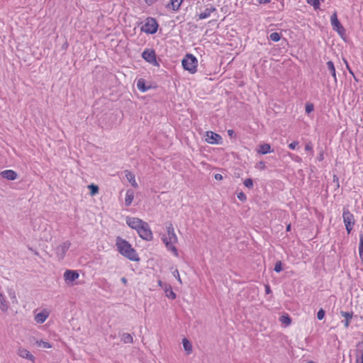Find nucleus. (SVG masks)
Wrapping results in <instances>:
<instances>
[{
  "instance_id": "a878e982",
  "label": "nucleus",
  "mask_w": 363,
  "mask_h": 363,
  "mask_svg": "<svg viewBox=\"0 0 363 363\" xmlns=\"http://www.w3.org/2000/svg\"><path fill=\"white\" fill-rule=\"evenodd\" d=\"M121 339L125 344L133 342V337L132 335H130V333H123L121 335Z\"/></svg>"
},
{
  "instance_id": "72a5a7b5",
  "label": "nucleus",
  "mask_w": 363,
  "mask_h": 363,
  "mask_svg": "<svg viewBox=\"0 0 363 363\" xmlns=\"http://www.w3.org/2000/svg\"><path fill=\"white\" fill-rule=\"evenodd\" d=\"M274 270L276 272H280L282 270V263H281V261H277L275 263V266H274Z\"/></svg>"
},
{
  "instance_id": "49530a36",
  "label": "nucleus",
  "mask_w": 363,
  "mask_h": 363,
  "mask_svg": "<svg viewBox=\"0 0 363 363\" xmlns=\"http://www.w3.org/2000/svg\"><path fill=\"white\" fill-rule=\"evenodd\" d=\"M214 178L216 180H222L223 179V176L220 174H216L214 175Z\"/></svg>"
},
{
  "instance_id": "4c0bfd02",
  "label": "nucleus",
  "mask_w": 363,
  "mask_h": 363,
  "mask_svg": "<svg viewBox=\"0 0 363 363\" xmlns=\"http://www.w3.org/2000/svg\"><path fill=\"white\" fill-rule=\"evenodd\" d=\"M314 109L313 105L312 104H307L306 105V112L307 113H310Z\"/></svg>"
},
{
  "instance_id": "79ce46f5",
  "label": "nucleus",
  "mask_w": 363,
  "mask_h": 363,
  "mask_svg": "<svg viewBox=\"0 0 363 363\" xmlns=\"http://www.w3.org/2000/svg\"><path fill=\"white\" fill-rule=\"evenodd\" d=\"M298 145V141H293L292 143H291L289 145V147L290 149H291V150H294Z\"/></svg>"
},
{
  "instance_id": "f704fd0d",
  "label": "nucleus",
  "mask_w": 363,
  "mask_h": 363,
  "mask_svg": "<svg viewBox=\"0 0 363 363\" xmlns=\"http://www.w3.org/2000/svg\"><path fill=\"white\" fill-rule=\"evenodd\" d=\"M305 150L311 152V156L313 155V145L311 142H308L305 145Z\"/></svg>"
},
{
  "instance_id": "c9c22d12",
  "label": "nucleus",
  "mask_w": 363,
  "mask_h": 363,
  "mask_svg": "<svg viewBox=\"0 0 363 363\" xmlns=\"http://www.w3.org/2000/svg\"><path fill=\"white\" fill-rule=\"evenodd\" d=\"M325 311L323 309V308H320L318 313H317V318L318 320H322L323 319L324 316H325Z\"/></svg>"
},
{
  "instance_id": "393cba45",
  "label": "nucleus",
  "mask_w": 363,
  "mask_h": 363,
  "mask_svg": "<svg viewBox=\"0 0 363 363\" xmlns=\"http://www.w3.org/2000/svg\"><path fill=\"white\" fill-rule=\"evenodd\" d=\"M326 65H327L328 69L329 70V72H330L331 75L333 76L335 82H337L336 72H335V65H334L333 62L332 61H328V62H327Z\"/></svg>"
},
{
  "instance_id": "423d86ee",
  "label": "nucleus",
  "mask_w": 363,
  "mask_h": 363,
  "mask_svg": "<svg viewBox=\"0 0 363 363\" xmlns=\"http://www.w3.org/2000/svg\"><path fill=\"white\" fill-rule=\"evenodd\" d=\"M142 57L148 63L154 66H160L156 59L155 52L153 49H145L142 53Z\"/></svg>"
},
{
  "instance_id": "2f4dec72",
  "label": "nucleus",
  "mask_w": 363,
  "mask_h": 363,
  "mask_svg": "<svg viewBox=\"0 0 363 363\" xmlns=\"http://www.w3.org/2000/svg\"><path fill=\"white\" fill-rule=\"evenodd\" d=\"M37 345L39 347H43L44 348H51L52 345L48 342H45L43 340L37 341Z\"/></svg>"
},
{
  "instance_id": "4be33fe9",
  "label": "nucleus",
  "mask_w": 363,
  "mask_h": 363,
  "mask_svg": "<svg viewBox=\"0 0 363 363\" xmlns=\"http://www.w3.org/2000/svg\"><path fill=\"white\" fill-rule=\"evenodd\" d=\"M137 87L142 92H145L150 89V86H147L145 79L142 78L137 81Z\"/></svg>"
},
{
  "instance_id": "c85d7f7f",
  "label": "nucleus",
  "mask_w": 363,
  "mask_h": 363,
  "mask_svg": "<svg viewBox=\"0 0 363 363\" xmlns=\"http://www.w3.org/2000/svg\"><path fill=\"white\" fill-rule=\"evenodd\" d=\"M359 255L360 259L363 262V234L359 235Z\"/></svg>"
},
{
  "instance_id": "7ed1b4c3",
  "label": "nucleus",
  "mask_w": 363,
  "mask_h": 363,
  "mask_svg": "<svg viewBox=\"0 0 363 363\" xmlns=\"http://www.w3.org/2000/svg\"><path fill=\"white\" fill-rule=\"evenodd\" d=\"M182 67L191 74L197 71L198 60L192 54H186L182 61Z\"/></svg>"
},
{
  "instance_id": "b1692460",
  "label": "nucleus",
  "mask_w": 363,
  "mask_h": 363,
  "mask_svg": "<svg viewBox=\"0 0 363 363\" xmlns=\"http://www.w3.org/2000/svg\"><path fill=\"white\" fill-rule=\"evenodd\" d=\"M164 291L166 296L171 299H174L176 298L175 293L172 291V286L169 284H164Z\"/></svg>"
},
{
  "instance_id": "6ab92c4d",
  "label": "nucleus",
  "mask_w": 363,
  "mask_h": 363,
  "mask_svg": "<svg viewBox=\"0 0 363 363\" xmlns=\"http://www.w3.org/2000/svg\"><path fill=\"white\" fill-rule=\"evenodd\" d=\"M274 150L271 149V146L268 143H264L259 145L257 150L258 153L265 155L267 153L272 152Z\"/></svg>"
},
{
  "instance_id": "c03bdc74",
  "label": "nucleus",
  "mask_w": 363,
  "mask_h": 363,
  "mask_svg": "<svg viewBox=\"0 0 363 363\" xmlns=\"http://www.w3.org/2000/svg\"><path fill=\"white\" fill-rule=\"evenodd\" d=\"M145 4H147L148 6H151L152 4H154L157 0H144Z\"/></svg>"
},
{
  "instance_id": "a18cd8bd",
  "label": "nucleus",
  "mask_w": 363,
  "mask_h": 363,
  "mask_svg": "<svg viewBox=\"0 0 363 363\" xmlns=\"http://www.w3.org/2000/svg\"><path fill=\"white\" fill-rule=\"evenodd\" d=\"M345 63H346V66H347V69H348L349 72H350V74H352V75L355 78L354 74V72H352V69H350V67H349V65H348L347 62V61H345Z\"/></svg>"
},
{
  "instance_id": "09e8293b",
  "label": "nucleus",
  "mask_w": 363,
  "mask_h": 363,
  "mask_svg": "<svg viewBox=\"0 0 363 363\" xmlns=\"http://www.w3.org/2000/svg\"><path fill=\"white\" fill-rule=\"evenodd\" d=\"M259 4H267L270 2V0H257Z\"/></svg>"
},
{
  "instance_id": "0eeeda50",
  "label": "nucleus",
  "mask_w": 363,
  "mask_h": 363,
  "mask_svg": "<svg viewBox=\"0 0 363 363\" xmlns=\"http://www.w3.org/2000/svg\"><path fill=\"white\" fill-rule=\"evenodd\" d=\"M137 232L139 236L143 240L149 241L152 239V230L146 222H145V225L140 226V229Z\"/></svg>"
},
{
  "instance_id": "f257e3e1",
  "label": "nucleus",
  "mask_w": 363,
  "mask_h": 363,
  "mask_svg": "<svg viewBox=\"0 0 363 363\" xmlns=\"http://www.w3.org/2000/svg\"><path fill=\"white\" fill-rule=\"evenodd\" d=\"M118 252L124 257L131 261H138V255L131 245L125 240L118 237L116 243Z\"/></svg>"
},
{
  "instance_id": "c756f323",
  "label": "nucleus",
  "mask_w": 363,
  "mask_h": 363,
  "mask_svg": "<svg viewBox=\"0 0 363 363\" xmlns=\"http://www.w3.org/2000/svg\"><path fill=\"white\" fill-rule=\"evenodd\" d=\"M88 188L90 189V194L91 196H94L95 194H96L98 192H99V187L98 186L94 184H91L90 185L88 186Z\"/></svg>"
},
{
  "instance_id": "2eb2a0df",
  "label": "nucleus",
  "mask_w": 363,
  "mask_h": 363,
  "mask_svg": "<svg viewBox=\"0 0 363 363\" xmlns=\"http://www.w3.org/2000/svg\"><path fill=\"white\" fill-rule=\"evenodd\" d=\"M64 277L66 281H74L79 278V274L76 271L67 270L64 274Z\"/></svg>"
},
{
  "instance_id": "6e6552de",
  "label": "nucleus",
  "mask_w": 363,
  "mask_h": 363,
  "mask_svg": "<svg viewBox=\"0 0 363 363\" xmlns=\"http://www.w3.org/2000/svg\"><path fill=\"white\" fill-rule=\"evenodd\" d=\"M330 22H331V26L334 30L337 31L341 35L345 34V30L344 27L342 26V24L340 23V22L339 21L336 12H334L331 15Z\"/></svg>"
},
{
  "instance_id": "ddd939ff",
  "label": "nucleus",
  "mask_w": 363,
  "mask_h": 363,
  "mask_svg": "<svg viewBox=\"0 0 363 363\" xmlns=\"http://www.w3.org/2000/svg\"><path fill=\"white\" fill-rule=\"evenodd\" d=\"M355 362L363 363V340L356 344Z\"/></svg>"
},
{
  "instance_id": "3c124183",
  "label": "nucleus",
  "mask_w": 363,
  "mask_h": 363,
  "mask_svg": "<svg viewBox=\"0 0 363 363\" xmlns=\"http://www.w3.org/2000/svg\"><path fill=\"white\" fill-rule=\"evenodd\" d=\"M158 284L164 290V284H166L165 283H163L161 280H159Z\"/></svg>"
},
{
  "instance_id": "cd10ccee",
  "label": "nucleus",
  "mask_w": 363,
  "mask_h": 363,
  "mask_svg": "<svg viewBox=\"0 0 363 363\" xmlns=\"http://www.w3.org/2000/svg\"><path fill=\"white\" fill-rule=\"evenodd\" d=\"M279 321L285 326H289L291 323V318L288 314H286L279 318Z\"/></svg>"
},
{
  "instance_id": "5fc2aeb1",
  "label": "nucleus",
  "mask_w": 363,
  "mask_h": 363,
  "mask_svg": "<svg viewBox=\"0 0 363 363\" xmlns=\"http://www.w3.org/2000/svg\"><path fill=\"white\" fill-rule=\"evenodd\" d=\"M291 230V225H288L287 227H286V230L287 231H289Z\"/></svg>"
},
{
  "instance_id": "4468645a",
  "label": "nucleus",
  "mask_w": 363,
  "mask_h": 363,
  "mask_svg": "<svg viewBox=\"0 0 363 363\" xmlns=\"http://www.w3.org/2000/svg\"><path fill=\"white\" fill-rule=\"evenodd\" d=\"M0 175L8 180H15L17 178V173L12 169L4 170L0 173Z\"/></svg>"
},
{
  "instance_id": "9d476101",
  "label": "nucleus",
  "mask_w": 363,
  "mask_h": 363,
  "mask_svg": "<svg viewBox=\"0 0 363 363\" xmlns=\"http://www.w3.org/2000/svg\"><path fill=\"white\" fill-rule=\"evenodd\" d=\"M217 13L216 8L212 4H208L205 6L203 10H201L198 14L200 20L206 19L211 16V13Z\"/></svg>"
},
{
  "instance_id": "f3484780",
  "label": "nucleus",
  "mask_w": 363,
  "mask_h": 363,
  "mask_svg": "<svg viewBox=\"0 0 363 363\" xmlns=\"http://www.w3.org/2000/svg\"><path fill=\"white\" fill-rule=\"evenodd\" d=\"M18 354L20 357L34 362L35 357L34 356L27 350L24 348H21L18 350Z\"/></svg>"
},
{
  "instance_id": "5701e85b",
  "label": "nucleus",
  "mask_w": 363,
  "mask_h": 363,
  "mask_svg": "<svg viewBox=\"0 0 363 363\" xmlns=\"http://www.w3.org/2000/svg\"><path fill=\"white\" fill-rule=\"evenodd\" d=\"M48 317V313L47 312H40L35 316V320L38 323H43Z\"/></svg>"
},
{
  "instance_id": "a211bd4d",
  "label": "nucleus",
  "mask_w": 363,
  "mask_h": 363,
  "mask_svg": "<svg viewBox=\"0 0 363 363\" xmlns=\"http://www.w3.org/2000/svg\"><path fill=\"white\" fill-rule=\"evenodd\" d=\"M125 174L126 179L131 184V185L134 188H137L138 186V183L135 181V174L133 172H130L128 170H125Z\"/></svg>"
},
{
  "instance_id": "ea45409f",
  "label": "nucleus",
  "mask_w": 363,
  "mask_h": 363,
  "mask_svg": "<svg viewBox=\"0 0 363 363\" xmlns=\"http://www.w3.org/2000/svg\"><path fill=\"white\" fill-rule=\"evenodd\" d=\"M173 275L180 283H182V280H181V278H180V276H179V271L177 269H175L173 272Z\"/></svg>"
},
{
  "instance_id": "dca6fc26",
  "label": "nucleus",
  "mask_w": 363,
  "mask_h": 363,
  "mask_svg": "<svg viewBox=\"0 0 363 363\" xmlns=\"http://www.w3.org/2000/svg\"><path fill=\"white\" fill-rule=\"evenodd\" d=\"M183 1L184 0H170L169 2L166 5V7L177 11L179 9Z\"/></svg>"
},
{
  "instance_id": "39448f33",
  "label": "nucleus",
  "mask_w": 363,
  "mask_h": 363,
  "mask_svg": "<svg viewBox=\"0 0 363 363\" xmlns=\"http://www.w3.org/2000/svg\"><path fill=\"white\" fill-rule=\"evenodd\" d=\"M157 28L158 23L157 21L154 18L149 17L142 26L141 30L148 34H154L157 31Z\"/></svg>"
},
{
  "instance_id": "58836bf2",
  "label": "nucleus",
  "mask_w": 363,
  "mask_h": 363,
  "mask_svg": "<svg viewBox=\"0 0 363 363\" xmlns=\"http://www.w3.org/2000/svg\"><path fill=\"white\" fill-rule=\"evenodd\" d=\"M8 293H9L10 298L11 299H13V301H16V297L15 292L12 289H10V290H9Z\"/></svg>"
},
{
  "instance_id": "473e14b6",
  "label": "nucleus",
  "mask_w": 363,
  "mask_h": 363,
  "mask_svg": "<svg viewBox=\"0 0 363 363\" xmlns=\"http://www.w3.org/2000/svg\"><path fill=\"white\" fill-rule=\"evenodd\" d=\"M244 185L248 188V189H251L253 187V181L252 179L250 178H247L246 179L245 181H244Z\"/></svg>"
},
{
  "instance_id": "412c9836",
  "label": "nucleus",
  "mask_w": 363,
  "mask_h": 363,
  "mask_svg": "<svg viewBox=\"0 0 363 363\" xmlns=\"http://www.w3.org/2000/svg\"><path fill=\"white\" fill-rule=\"evenodd\" d=\"M134 198V191L132 189H128L125 194V203L126 206H130Z\"/></svg>"
},
{
  "instance_id": "9b49d317",
  "label": "nucleus",
  "mask_w": 363,
  "mask_h": 363,
  "mask_svg": "<svg viewBox=\"0 0 363 363\" xmlns=\"http://www.w3.org/2000/svg\"><path fill=\"white\" fill-rule=\"evenodd\" d=\"M126 223L129 227L138 231L140 226L145 225V221L138 218L127 217Z\"/></svg>"
},
{
  "instance_id": "f03ea898",
  "label": "nucleus",
  "mask_w": 363,
  "mask_h": 363,
  "mask_svg": "<svg viewBox=\"0 0 363 363\" xmlns=\"http://www.w3.org/2000/svg\"><path fill=\"white\" fill-rule=\"evenodd\" d=\"M167 236H164L162 238V241L167 250L172 252L173 254L177 257L179 255L174 244L178 242V238L174 233L173 225L171 223L167 225Z\"/></svg>"
},
{
  "instance_id": "e433bc0d",
  "label": "nucleus",
  "mask_w": 363,
  "mask_h": 363,
  "mask_svg": "<svg viewBox=\"0 0 363 363\" xmlns=\"http://www.w3.org/2000/svg\"><path fill=\"white\" fill-rule=\"evenodd\" d=\"M237 197L239 200L244 202L246 201L247 197L246 195L243 192H240L237 194Z\"/></svg>"
},
{
  "instance_id": "1a4fd4ad",
  "label": "nucleus",
  "mask_w": 363,
  "mask_h": 363,
  "mask_svg": "<svg viewBox=\"0 0 363 363\" xmlns=\"http://www.w3.org/2000/svg\"><path fill=\"white\" fill-rule=\"evenodd\" d=\"M70 245L69 241H65L56 247L55 252L59 259H62L65 257Z\"/></svg>"
},
{
  "instance_id": "864d4df0",
  "label": "nucleus",
  "mask_w": 363,
  "mask_h": 363,
  "mask_svg": "<svg viewBox=\"0 0 363 363\" xmlns=\"http://www.w3.org/2000/svg\"><path fill=\"white\" fill-rule=\"evenodd\" d=\"M295 160H296V162H299V161H301V159L298 156H296V157Z\"/></svg>"
},
{
  "instance_id": "aec40b11",
  "label": "nucleus",
  "mask_w": 363,
  "mask_h": 363,
  "mask_svg": "<svg viewBox=\"0 0 363 363\" xmlns=\"http://www.w3.org/2000/svg\"><path fill=\"white\" fill-rule=\"evenodd\" d=\"M340 314L342 317L345 318V320H344L345 327L348 328L350 325V320L352 318L353 313L352 312L350 313V312L341 311Z\"/></svg>"
},
{
  "instance_id": "20e7f679",
  "label": "nucleus",
  "mask_w": 363,
  "mask_h": 363,
  "mask_svg": "<svg viewBox=\"0 0 363 363\" xmlns=\"http://www.w3.org/2000/svg\"><path fill=\"white\" fill-rule=\"evenodd\" d=\"M343 222L345 225V228L347 234H350L353 228L355 223V220L353 214L349 211L348 208H344L342 213Z\"/></svg>"
},
{
  "instance_id": "603ef678",
  "label": "nucleus",
  "mask_w": 363,
  "mask_h": 363,
  "mask_svg": "<svg viewBox=\"0 0 363 363\" xmlns=\"http://www.w3.org/2000/svg\"><path fill=\"white\" fill-rule=\"evenodd\" d=\"M121 280L124 285H126L128 281L125 277H122Z\"/></svg>"
},
{
  "instance_id": "f8f14e48",
  "label": "nucleus",
  "mask_w": 363,
  "mask_h": 363,
  "mask_svg": "<svg viewBox=\"0 0 363 363\" xmlns=\"http://www.w3.org/2000/svg\"><path fill=\"white\" fill-rule=\"evenodd\" d=\"M221 140H222L221 136L216 133H213L212 131H208L206 133V140L208 143L220 144L221 142Z\"/></svg>"
},
{
  "instance_id": "7c9ffc66",
  "label": "nucleus",
  "mask_w": 363,
  "mask_h": 363,
  "mask_svg": "<svg viewBox=\"0 0 363 363\" xmlns=\"http://www.w3.org/2000/svg\"><path fill=\"white\" fill-rule=\"evenodd\" d=\"M269 38L274 42H278L280 40L281 36L279 33L274 32L269 35Z\"/></svg>"
},
{
  "instance_id": "8fccbe9b",
  "label": "nucleus",
  "mask_w": 363,
  "mask_h": 363,
  "mask_svg": "<svg viewBox=\"0 0 363 363\" xmlns=\"http://www.w3.org/2000/svg\"><path fill=\"white\" fill-rule=\"evenodd\" d=\"M228 134L230 137H233L235 136V132L233 130H228Z\"/></svg>"
},
{
  "instance_id": "de8ad7c7",
  "label": "nucleus",
  "mask_w": 363,
  "mask_h": 363,
  "mask_svg": "<svg viewBox=\"0 0 363 363\" xmlns=\"http://www.w3.org/2000/svg\"><path fill=\"white\" fill-rule=\"evenodd\" d=\"M265 292L266 294H269L272 292V290L270 289V286L269 285H265Z\"/></svg>"
},
{
  "instance_id": "bb28decb",
  "label": "nucleus",
  "mask_w": 363,
  "mask_h": 363,
  "mask_svg": "<svg viewBox=\"0 0 363 363\" xmlns=\"http://www.w3.org/2000/svg\"><path fill=\"white\" fill-rule=\"evenodd\" d=\"M183 347L184 350L186 352L187 354H190L192 352V346L191 342L186 339L184 338L182 340Z\"/></svg>"
},
{
  "instance_id": "a19ab883",
  "label": "nucleus",
  "mask_w": 363,
  "mask_h": 363,
  "mask_svg": "<svg viewBox=\"0 0 363 363\" xmlns=\"http://www.w3.org/2000/svg\"><path fill=\"white\" fill-rule=\"evenodd\" d=\"M257 167L260 169H265V168H266L265 162L260 161L259 163H257Z\"/></svg>"
},
{
  "instance_id": "37998d69",
  "label": "nucleus",
  "mask_w": 363,
  "mask_h": 363,
  "mask_svg": "<svg viewBox=\"0 0 363 363\" xmlns=\"http://www.w3.org/2000/svg\"><path fill=\"white\" fill-rule=\"evenodd\" d=\"M317 160L320 162L324 160V152L323 150H321L320 153L318 154Z\"/></svg>"
}]
</instances>
